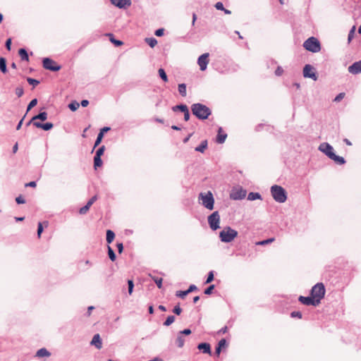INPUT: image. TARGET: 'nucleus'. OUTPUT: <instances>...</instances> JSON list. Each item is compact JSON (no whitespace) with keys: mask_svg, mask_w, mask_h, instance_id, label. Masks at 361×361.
I'll use <instances>...</instances> for the list:
<instances>
[{"mask_svg":"<svg viewBox=\"0 0 361 361\" xmlns=\"http://www.w3.org/2000/svg\"><path fill=\"white\" fill-rule=\"evenodd\" d=\"M191 111L192 114L200 120H205L212 114L211 109L201 103L193 104L191 106Z\"/></svg>","mask_w":361,"mask_h":361,"instance_id":"obj_1","label":"nucleus"},{"mask_svg":"<svg viewBox=\"0 0 361 361\" xmlns=\"http://www.w3.org/2000/svg\"><path fill=\"white\" fill-rule=\"evenodd\" d=\"M271 193L274 200L279 203H283L287 200V193L285 189L278 185H274L271 187Z\"/></svg>","mask_w":361,"mask_h":361,"instance_id":"obj_2","label":"nucleus"},{"mask_svg":"<svg viewBox=\"0 0 361 361\" xmlns=\"http://www.w3.org/2000/svg\"><path fill=\"white\" fill-rule=\"evenodd\" d=\"M238 236V231L230 226H226L219 233V238L223 243H231Z\"/></svg>","mask_w":361,"mask_h":361,"instance_id":"obj_3","label":"nucleus"},{"mask_svg":"<svg viewBox=\"0 0 361 361\" xmlns=\"http://www.w3.org/2000/svg\"><path fill=\"white\" fill-rule=\"evenodd\" d=\"M304 48L312 53L319 52L321 50L319 41L314 37H310L303 43Z\"/></svg>","mask_w":361,"mask_h":361,"instance_id":"obj_4","label":"nucleus"},{"mask_svg":"<svg viewBox=\"0 0 361 361\" xmlns=\"http://www.w3.org/2000/svg\"><path fill=\"white\" fill-rule=\"evenodd\" d=\"M326 290L324 285L322 283H317L311 289L310 295L315 300H318V304L321 302L322 299L325 295Z\"/></svg>","mask_w":361,"mask_h":361,"instance_id":"obj_5","label":"nucleus"},{"mask_svg":"<svg viewBox=\"0 0 361 361\" xmlns=\"http://www.w3.org/2000/svg\"><path fill=\"white\" fill-rule=\"evenodd\" d=\"M199 200H202V204L207 209L212 210L214 209V198L210 191L206 193L201 192L199 195Z\"/></svg>","mask_w":361,"mask_h":361,"instance_id":"obj_6","label":"nucleus"},{"mask_svg":"<svg viewBox=\"0 0 361 361\" xmlns=\"http://www.w3.org/2000/svg\"><path fill=\"white\" fill-rule=\"evenodd\" d=\"M220 215L218 211L214 212L208 216V224L212 231L219 228Z\"/></svg>","mask_w":361,"mask_h":361,"instance_id":"obj_7","label":"nucleus"},{"mask_svg":"<svg viewBox=\"0 0 361 361\" xmlns=\"http://www.w3.org/2000/svg\"><path fill=\"white\" fill-rule=\"evenodd\" d=\"M42 65L44 69L56 72L61 70V66L50 58H44Z\"/></svg>","mask_w":361,"mask_h":361,"instance_id":"obj_8","label":"nucleus"},{"mask_svg":"<svg viewBox=\"0 0 361 361\" xmlns=\"http://www.w3.org/2000/svg\"><path fill=\"white\" fill-rule=\"evenodd\" d=\"M246 190L242 187L234 188L230 194V197L234 200H243L246 196Z\"/></svg>","mask_w":361,"mask_h":361,"instance_id":"obj_9","label":"nucleus"},{"mask_svg":"<svg viewBox=\"0 0 361 361\" xmlns=\"http://www.w3.org/2000/svg\"><path fill=\"white\" fill-rule=\"evenodd\" d=\"M303 76L317 80V76L314 68L310 64H306L303 68Z\"/></svg>","mask_w":361,"mask_h":361,"instance_id":"obj_10","label":"nucleus"},{"mask_svg":"<svg viewBox=\"0 0 361 361\" xmlns=\"http://www.w3.org/2000/svg\"><path fill=\"white\" fill-rule=\"evenodd\" d=\"M318 149L326 155L329 159L334 155V148L328 142H322L319 145Z\"/></svg>","mask_w":361,"mask_h":361,"instance_id":"obj_11","label":"nucleus"},{"mask_svg":"<svg viewBox=\"0 0 361 361\" xmlns=\"http://www.w3.org/2000/svg\"><path fill=\"white\" fill-rule=\"evenodd\" d=\"M209 53H204L200 55L197 59V64L200 66V69L202 71H204L207 69V65L209 63Z\"/></svg>","mask_w":361,"mask_h":361,"instance_id":"obj_12","label":"nucleus"},{"mask_svg":"<svg viewBox=\"0 0 361 361\" xmlns=\"http://www.w3.org/2000/svg\"><path fill=\"white\" fill-rule=\"evenodd\" d=\"M298 300L302 304L305 305H312V306H314V307L319 305L318 300H315L314 298H313V297L312 295L307 296V297L300 295L298 298Z\"/></svg>","mask_w":361,"mask_h":361,"instance_id":"obj_13","label":"nucleus"},{"mask_svg":"<svg viewBox=\"0 0 361 361\" xmlns=\"http://www.w3.org/2000/svg\"><path fill=\"white\" fill-rule=\"evenodd\" d=\"M348 71L350 73L353 75L359 74L361 73V60L354 62L352 65H350Z\"/></svg>","mask_w":361,"mask_h":361,"instance_id":"obj_14","label":"nucleus"},{"mask_svg":"<svg viewBox=\"0 0 361 361\" xmlns=\"http://www.w3.org/2000/svg\"><path fill=\"white\" fill-rule=\"evenodd\" d=\"M111 3L118 8H125L131 5V0H110Z\"/></svg>","mask_w":361,"mask_h":361,"instance_id":"obj_15","label":"nucleus"},{"mask_svg":"<svg viewBox=\"0 0 361 361\" xmlns=\"http://www.w3.org/2000/svg\"><path fill=\"white\" fill-rule=\"evenodd\" d=\"M197 349L201 350L203 353L212 355L211 345L209 343H200L197 345Z\"/></svg>","mask_w":361,"mask_h":361,"instance_id":"obj_16","label":"nucleus"},{"mask_svg":"<svg viewBox=\"0 0 361 361\" xmlns=\"http://www.w3.org/2000/svg\"><path fill=\"white\" fill-rule=\"evenodd\" d=\"M33 125L36 128H41V129H42V130H44L45 131L50 130L54 127L53 123H50V122H47V123H40V122H34Z\"/></svg>","mask_w":361,"mask_h":361,"instance_id":"obj_17","label":"nucleus"},{"mask_svg":"<svg viewBox=\"0 0 361 361\" xmlns=\"http://www.w3.org/2000/svg\"><path fill=\"white\" fill-rule=\"evenodd\" d=\"M90 344L94 345L99 350L102 348V341L99 334L94 335Z\"/></svg>","mask_w":361,"mask_h":361,"instance_id":"obj_18","label":"nucleus"},{"mask_svg":"<svg viewBox=\"0 0 361 361\" xmlns=\"http://www.w3.org/2000/svg\"><path fill=\"white\" fill-rule=\"evenodd\" d=\"M226 137L227 134L226 133H223L222 128L219 127L216 137V142L219 144H223L225 142Z\"/></svg>","mask_w":361,"mask_h":361,"instance_id":"obj_19","label":"nucleus"},{"mask_svg":"<svg viewBox=\"0 0 361 361\" xmlns=\"http://www.w3.org/2000/svg\"><path fill=\"white\" fill-rule=\"evenodd\" d=\"M227 346V342H226V340L225 338H222L221 339L216 348H215V354L216 356H219L221 352V349L224 348H226Z\"/></svg>","mask_w":361,"mask_h":361,"instance_id":"obj_20","label":"nucleus"},{"mask_svg":"<svg viewBox=\"0 0 361 361\" xmlns=\"http://www.w3.org/2000/svg\"><path fill=\"white\" fill-rule=\"evenodd\" d=\"M51 355V353L46 349L45 348H42L39 349L36 353V357H48Z\"/></svg>","mask_w":361,"mask_h":361,"instance_id":"obj_21","label":"nucleus"},{"mask_svg":"<svg viewBox=\"0 0 361 361\" xmlns=\"http://www.w3.org/2000/svg\"><path fill=\"white\" fill-rule=\"evenodd\" d=\"M208 142L207 140H204L201 142L200 145L195 148V150L198 152L204 153L205 149L207 148Z\"/></svg>","mask_w":361,"mask_h":361,"instance_id":"obj_22","label":"nucleus"},{"mask_svg":"<svg viewBox=\"0 0 361 361\" xmlns=\"http://www.w3.org/2000/svg\"><path fill=\"white\" fill-rule=\"evenodd\" d=\"M47 113L46 111H40L37 115L32 118V121L40 120L44 121L47 119Z\"/></svg>","mask_w":361,"mask_h":361,"instance_id":"obj_23","label":"nucleus"},{"mask_svg":"<svg viewBox=\"0 0 361 361\" xmlns=\"http://www.w3.org/2000/svg\"><path fill=\"white\" fill-rule=\"evenodd\" d=\"M18 54L22 61H29V55L27 50L25 48H20L18 50Z\"/></svg>","mask_w":361,"mask_h":361,"instance_id":"obj_24","label":"nucleus"},{"mask_svg":"<svg viewBox=\"0 0 361 361\" xmlns=\"http://www.w3.org/2000/svg\"><path fill=\"white\" fill-rule=\"evenodd\" d=\"M330 159H332L333 161H334L336 164H338L339 165H343L345 163V160L343 157L336 155L335 153Z\"/></svg>","mask_w":361,"mask_h":361,"instance_id":"obj_25","label":"nucleus"},{"mask_svg":"<svg viewBox=\"0 0 361 361\" xmlns=\"http://www.w3.org/2000/svg\"><path fill=\"white\" fill-rule=\"evenodd\" d=\"M262 199V195L259 192H250L247 195V200L250 201Z\"/></svg>","mask_w":361,"mask_h":361,"instance_id":"obj_26","label":"nucleus"},{"mask_svg":"<svg viewBox=\"0 0 361 361\" xmlns=\"http://www.w3.org/2000/svg\"><path fill=\"white\" fill-rule=\"evenodd\" d=\"M115 238V233L111 230H107L106 234V240L107 243L110 244L113 242L114 239Z\"/></svg>","mask_w":361,"mask_h":361,"instance_id":"obj_27","label":"nucleus"},{"mask_svg":"<svg viewBox=\"0 0 361 361\" xmlns=\"http://www.w3.org/2000/svg\"><path fill=\"white\" fill-rule=\"evenodd\" d=\"M185 343V338L184 337L178 333L177 338L176 339V345L178 348H183Z\"/></svg>","mask_w":361,"mask_h":361,"instance_id":"obj_28","label":"nucleus"},{"mask_svg":"<svg viewBox=\"0 0 361 361\" xmlns=\"http://www.w3.org/2000/svg\"><path fill=\"white\" fill-rule=\"evenodd\" d=\"M0 71L3 73H6L8 71L6 66V60L4 57H0Z\"/></svg>","mask_w":361,"mask_h":361,"instance_id":"obj_29","label":"nucleus"},{"mask_svg":"<svg viewBox=\"0 0 361 361\" xmlns=\"http://www.w3.org/2000/svg\"><path fill=\"white\" fill-rule=\"evenodd\" d=\"M149 276L151 277L152 281L156 283V285L157 286V287L159 288H162V281H163L162 278H160V277H158V276H152V274H149Z\"/></svg>","mask_w":361,"mask_h":361,"instance_id":"obj_30","label":"nucleus"},{"mask_svg":"<svg viewBox=\"0 0 361 361\" xmlns=\"http://www.w3.org/2000/svg\"><path fill=\"white\" fill-rule=\"evenodd\" d=\"M43 224H45V226H47L48 222L44 221L43 223L39 222L37 225V237L39 238L41 237V235L43 232L44 228Z\"/></svg>","mask_w":361,"mask_h":361,"instance_id":"obj_31","label":"nucleus"},{"mask_svg":"<svg viewBox=\"0 0 361 361\" xmlns=\"http://www.w3.org/2000/svg\"><path fill=\"white\" fill-rule=\"evenodd\" d=\"M107 35L110 37L111 42H112L115 46L119 47L123 44V42L119 39H115L113 34L109 33Z\"/></svg>","mask_w":361,"mask_h":361,"instance_id":"obj_32","label":"nucleus"},{"mask_svg":"<svg viewBox=\"0 0 361 361\" xmlns=\"http://www.w3.org/2000/svg\"><path fill=\"white\" fill-rule=\"evenodd\" d=\"M178 92L182 97L186 96V85L185 83L178 85Z\"/></svg>","mask_w":361,"mask_h":361,"instance_id":"obj_33","label":"nucleus"},{"mask_svg":"<svg viewBox=\"0 0 361 361\" xmlns=\"http://www.w3.org/2000/svg\"><path fill=\"white\" fill-rule=\"evenodd\" d=\"M187 109H188L187 105L183 104L176 105V106L172 107V110L173 111H180L181 112H183Z\"/></svg>","mask_w":361,"mask_h":361,"instance_id":"obj_34","label":"nucleus"},{"mask_svg":"<svg viewBox=\"0 0 361 361\" xmlns=\"http://www.w3.org/2000/svg\"><path fill=\"white\" fill-rule=\"evenodd\" d=\"M107 248H108V255H109V259L112 262H114L116 259V255L114 250L109 245L107 246Z\"/></svg>","mask_w":361,"mask_h":361,"instance_id":"obj_35","label":"nucleus"},{"mask_svg":"<svg viewBox=\"0 0 361 361\" xmlns=\"http://www.w3.org/2000/svg\"><path fill=\"white\" fill-rule=\"evenodd\" d=\"M145 42L149 44V46L152 48L155 47L157 44V40L154 37L146 38Z\"/></svg>","mask_w":361,"mask_h":361,"instance_id":"obj_36","label":"nucleus"},{"mask_svg":"<svg viewBox=\"0 0 361 361\" xmlns=\"http://www.w3.org/2000/svg\"><path fill=\"white\" fill-rule=\"evenodd\" d=\"M175 316L173 315H169L167 317L166 319L164 322V325L166 326H170L171 324H173L175 321Z\"/></svg>","mask_w":361,"mask_h":361,"instance_id":"obj_37","label":"nucleus"},{"mask_svg":"<svg viewBox=\"0 0 361 361\" xmlns=\"http://www.w3.org/2000/svg\"><path fill=\"white\" fill-rule=\"evenodd\" d=\"M158 73H159V77L161 78L162 80H164V82L168 81V76H167L164 68H159L158 71Z\"/></svg>","mask_w":361,"mask_h":361,"instance_id":"obj_38","label":"nucleus"},{"mask_svg":"<svg viewBox=\"0 0 361 361\" xmlns=\"http://www.w3.org/2000/svg\"><path fill=\"white\" fill-rule=\"evenodd\" d=\"M80 106V104L76 101H73L68 104V108L72 111H76Z\"/></svg>","mask_w":361,"mask_h":361,"instance_id":"obj_39","label":"nucleus"},{"mask_svg":"<svg viewBox=\"0 0 361 361\" xmlns=\"http://www.w3.org/2000/svg\"><path fill=\"white\" fill-rule=\"evenodd\" d=\"M103 162L101 157H94V168L97 169L102 165Z\"/></svg>","mask_w":361,"mask_h":361,"instance_id":"obj_40","label":"nucleus"},{"mask_svg":"<svg viewBox=\"0 0 361 361\" xmlns=\"http://www.w3.org/2000/svg\"><path fill=\"white\" fill-rule=\"evenodd\" d=\"M355 29H356L355 26L353 25L351 27V29L350 30L349 33H348V43H350L351 42V40L353 39L354 35H355Z\"/></svg>","mask_w":361,"mask_h":361,"instance_id":"obj_41","label":"nucleus"},{"mask_svg":"<svg viewBox=\"0 0 361 361\" xmlns=\"http://www.w3.org/2000/svg\"><path fill=\"white\" fill-rule=\"evenodd\" d=\"M37 104V99L36 98L32 99L27 106V112L26 114L30 111L34 106H35Z\"/></svg>","mask_w":361,"mask_h":361,"instance_id":"obj_42","label":"nucleus"},{"mask_svg":"<svg viewBox=\"0 0 361 361\" xmlns=\"http://www.w3.org/2000/svg\"><path fill=\"white\" fill-rule=\"evenodd\" d=\"M103 137H104V135H102V133H98L97 139L94 142L93 149H95L98 145H100V143L102 142V140L103 139Z\"/></svg>","mask_w":361,"mask_h":361,"instance_id":"obj_43","label":"nucleus"},{"mask_svg":"<svg viewBox=\"0 0 361 361\" xmlns=\"http://www.w3.org/2000/svg\"><path fill=\"white\" fill-rule=\"evenodd\" d=\"M104 150H105L104 145L99 147L97 149V150L96 151V154H95L94 157H101L103 155Z\"/></svg>","mask_w":361,"mask_h":361,"instance_id":"obj_44","label":"nucleus"},{"mask_svg":"<svg viewBox=\"0 0 361 361\" xmlns=\"http://www.w3.org/2000/svg\"><path fill=\"white\" fill-rule=\"evenodd\" d=\"M189 293H188V290H178L176 293V296L180 298L183 299Z\"/></svg>","mask_w":361,"mask_h":361,"instance_id":"obj_45","label":"nucleus"},{"mask_svg":"<svg viewBox=\"0 0 361 361\" xmlns=\"http://www.w3.org/2000/svg\"><path fill=\"white\" fill-rule=\"evenodd\" d=\"M27 81L30 85H32L33 87H35L39 84V81L38 80L32 78H27Z\"/></svg>","mask_w":361,"mask_h":361,"instance_id":"obj_46","label":"nucleus"},{"mask_svg":"<svg viewBox=\"0 0 361 361\" xmlns=\"http://www.w3.org/2000/svg\"><path fill=\"white\" fill-rule=\"evenodd\" d=\"M128 293L131 295L133 292L134 288V283L133 280H128Z\"/></svg>","mask_w":361,"mask_h":361,"instance_id":"obj_47","label":"nucleus"},{"mask_svg":"<svg viewBox=\"0 0 361 361\" xmlns=\"http://www.w3.org/2000/svg\"><path fill=\"white\" fill-rule=\"evenodd\" d=\"M215 288V286L214 284H212L209 286L204 290V293L205 295H211Z\"/></svg>","mask_w":361,"mask_h":361,"instance_id":"obj_48","label":"nucleus"},{"mask_svg":"<svg viewBox=\"0 0 361 361\" xmlns=\"http://www.w3.org/2000/svg\"><path fill=\"white\" fill-rule=\"evenodd\" d=\"M214 271H210L208 273L207 278L206 279L205 283H211L214 280Z\"/></svg>","mask_w":361,"mask_h":361,"instance_id":"obj_49","label":"nucleus"},{"mask_svg":"<svg viewBox=\"0 0 361 361\" xmlns=\"http://www.w3.org/2000/svg\"><path fill=\"white\" fill-rule=\"evenodd\" d=\"M15 93L18 97H20L24 94V90L22 87H18L16 88Z\"/></svg>","mask_w":361,"mask_h":361,"instance_id":"obj_50","label":"nucleus"},{"mask_svg":"<svg viewBox=\"0 0 361 361\" xmlns=\"http://www.w3.org/2000/svg\"><path fill=\"white\" fill-rule=\"evenodd\" d=\"M90 207V205H87V204L84 206V207H82L80 210H79V213L80 214H87V212L89 211Z\"/></svg>","mask_w":361,"mask_h":361,"instance_id":"obj_51","label":"nucleus"},{"mask_svg":"<svg viewBox=\"0 0 361 361\" xmlns=\"http://www.w3.org/2000/svg\"><path fill=\"white\" fill-rule=\"evenodd\" d=\"M302 316V313L300 311H293L290 313V317L292 318L297 317L298 319H301Z\"/></svg>","mask_w":361,"mask_h":361,"instance_id":"obj_52","label":"nucleus"},{"mask_svg":"<svg viewBox=\"0 0 361 361\" xmlns=\"http://www.w3.org/2000/svg\"><path fill=\"white\" fill-rule=\"evenodd\" d=\"M172 311L174 314L179 315L182 312V308L180 307L179 305H177L173 307Z\"/></svg>","mask_w":361,"mask_h":361,"instance_id":"obj_53","label":"nucleus"},{"mask_svg":"<svg viewBox=\"0 0 361 361\" xmlns=\"http://www.w3.org/2000/svg\"><path fill=\"white\" fill-rule=\"evenodd\" d=\"M274 240V238H268L267 240H262V241H259L258 242L257 244V245H267V244H269L271 242H273Z\"/></svg>","mask_w":361,"mask_h":361,"instance_id":"obj_54","label":"nucleus"},{"mask_svg":"<svg viewBox=\"0 0 361 361\" xmlns=\"http://www.w3.org/2000/svg\"><path fill=\"white\" fill-rule=\"evenodd\" d=\"M345 95V94L344 92H341L334 98V101L336 102H339L344 98Z\"/></svg>","mask_w":361,"mask_h":361,"instance_id":"obj_55","label":"nucleus"},{"mask_svg":"<svg viewBox=\"0 0 361 361\" xmlns=\"http://www.w3.org/2000/svg\"><path fill=\"white\" fill-rule=\"evenodd\" d=\"M98 199V197L97 195H94L92 196L89 200L88 202H87V205H90V207H91L94 202L95 201H97V200Z\"/></svg>","mask_w":361,"mask_h":361,"instance_id":"obj_56","label":"nucleus"},{"mask_svg":"<svg viewBox=\"0 0 361 361\" xmlns=\"http://www.w3.org/2000/svg\"><path fill=\"white\" fill-rule=\"evenodd\" d=\"M214 7L217 9V10H219V11H223L224 10V4L221 1H218L214 5Z\"/></svg>","mask_w":361,"mask_h":361,"instance_id":"obj_57","label":"nucleus"},{"mask_svg":"<svg viewBox=\"0 0 361 361\" xmlns=\"http://www.w3.org/2000/svg\"><path fill=\"white\" fill-rule=\"evenodd\" d=\"M191 333H192V331H191V330H190V329H183V330H182V331H180L178 332V334H181L183 336L184 335H185V336H188V335H190Z\"/></svg>","mask_w":361,"mask_h":361,"instance_id":"obj_58","label":"nucleus"},{"mask_svg":"<svg viewBox=\"0 0 361 361\" xmlns=\"http://www.w3.org/2000/svg\"><path fill=\"white\" fill-rule=\"evenodd\" d=\"M11 43H12L11 38H8L6 39V43H5V47L8 51H10L11 49Z\"/></svg>","mask_w":361,"mask_h":361,"instance_id":"obj_59","label":"nucleus"},{"mask_svg":"<svg viewBox=\"0 0 361 361\" xmlns=\"http://www.w3.org/2000/svg\"><path fill=\"white\" fill-rule=\"evenodd\" d=\"M155 35L157 36V37H161L164 35V28H159V29H157L155 32H154Z\"/></svg>","mask_w":361,"mask_h":361,"instance_id":"obj_60","label":"nucleus"},{"mask_svg":"<svg viewBox=\"0 0 361 361\" xmlns=\"http://www.w3.org/2000/svg\"><path fill=\"white\" fill-rule=\"evenodd\" d=\"M183 113L184 114V120L185 121H188L190 117V114L188 108L186 110H185Z\"/></svg>","mask_w":361,"mask_h":361,"instance_id":"obj_61","label":"nucleus"},{"mask_svg":"<svg viewBox=\"0 0 361 361\" xmlns=\"http://www.w3.org/2000/svg\"><path fill=\"white\" fill-rule=\"evenodd\" d=\"M16 202L17 204H24L25 202V200L21 195H20L16 198Z\"/></svg>","mask_w":361,"mask_h":361,"instance_id":"obj_62","label":"nucleus"},{"mask_svg":"<svg viewBox=\"0 0 361 361\" xmlns=\"http://www.w3.org/2000/svg\"><path fill=\"white\" fill-rule=\"evenodd\" d=\"M283 73V70L282 67L278 66L276 70L275 71V75L276 76H280L282 75Z\"/></svg>","mask_w":361,"mask_h":361,"instance_id":"obj_63","label":"nucleus"},{"mask_svg":"<svg viewBox=\"0 0 361 361\" xmlns=\"http://www.w3.org/2000/svg\"><path fill=\"white\" fill-rule=\"evenodd\" d=\"M196 290H197V286L195 285H194V284H191L189 286V288H188V289L187 290H188V293H191L192 291H195Z\"/></svg>","mask_w":361,"mask_h":361,"instance_id":"obj_64","label":"nucleus"}]
</instances>
